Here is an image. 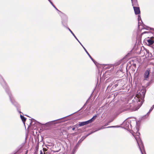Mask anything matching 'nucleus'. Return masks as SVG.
Here are the masks:
<instances>
[{"label":"nucleus","instance_id":"4be33fe9","mask_svg":"<svg viewBox=\"0 0 154 154\" xmlns=\"http://www.w3.org/2000/svg\"><path fill=\"white\" fill-rule=\"evenodd\" d=\"M78 41L79 42V43L80 44V45H81V46L83 48V46L82 45V44L80 42V41L78 40Z\"/></svg>","mask_w":154,"mask_h":154},{"label":"nucleus","instance_id":"412c9836","mask_svg":"<svg viewBox=\"0 0 154 154\" xmlns=\"http://www.w3.org/2000/svg\"><path fill=\"white\" fill-rule=\"evenodd\" d=\"M49 2L53 6V7H54V5L53 4V3L51 1H49Z\"/></svg>","mask_w":154,"mask_h":154},{"label":"nucleus","instance_id":"bb28decb","mask_svg":"<svg viewBox=\"0 0 154 154\" xmlns=\"http://www.w3.org/2000/svg\"><path fill=\"white\" fill-rule=\"evenodd\" d=\"M75 127L72 128V130L73 131L75 130Z\"/></svg>","mask_w":154,"mask_h":154},{"label":"nucleus","instance_id":"0eeeda50","mask_svg":"<svg viewBox=\"0 0 154 154\" xmlns=\"http://www.w3.org/2000/svg\"><path fill=\"white\" fill-rule=\"evenodd\" d=\"M62 24L67 29L68 19L67 16L65 14H63L62 16Z\"/></svg>","mask_w":154,"mask_h":154},{"label":"nucleus","instance_id":"f257e3e1","mask_svg":"<svg viewBox=\"0 0 154 154\" xmlns=\"http://www.w3.org/2000/svg\"><path fill=\"white\" fill-rule=\"evenodd\" d=\"M130 126V127H129V126H124V127H122V128H124L127 130L130 131V132L131 133H132V132H131V131H132V132H133L134 133H137V135L136 136H135L133 134L135 138V139L137 141V143L139 149L142 153V154H143L141 149V147L143 148V145L140 137L139 135L140 134L139 132L138 133V131H139V126H135V128L133 130L132 129L133 127H132V126Z\"/></svg>","mask_w":154,"mask_h":154},{"label":"nucleus","instance_id":"9b49d317","mask_svg":"<svg viewBox=\"0 0 154 154\" xmlns=\"http://www.w3.org/2000/svg\"><path fill=\"white\" fill-rule=\"evenodd\" d=\"M83 48L85 51V52L88 55V56L90 57V58H91V59L92 60L94 63L96 64V61L95 60L91 57V56L90 55V54H89V53H88V51H87L86 49L84 47H83Z\"/></svg>","mask_w":154,"mask_h":154},{"label":"nucleus","instance_id":"f704fd0d","mask_svg":"<svg viewBox=\"0 0 154 154\" xmlns=\"http://www.w3.org/2000/svg\"><path fill=\"white\" fill-rule=\"evenodd\" d=\"M25 128H26V125H25Z\"/></svg>","mask_w":154,"mask_h":154},{"label":"nucleus","instance_id":"c756f323","mask_svg":"<svg viewBox=\"0 0 154 154\" xmlns=\"http://www.w3.org/2000/svg\"><path fill=\"white\" fill-rule=\"evenodd\" d=\"M150 29H151V30H152H152H154V29H153V28H150Z\"/></svg>","mask_w":154,"mask_h":154},{"label":"nucleus","instance_id":"423d86ee","mask_svg":"<svg viewBox=\"0 0 154 154\" xmlns=\"http://www.w3.org/2000/svg\"><path fill=\"white\" fill-rule=\"evenodd\" d=\"M74 125H85V122H73L72 121L66 122L64 124H61L60 125H64L65 124Z\"/></svg>","mask_w":154,"mask_h":154},{"label":"nucleus","instance_id":"7c9ffc66","mask_svg":"<svg viewBox=\"0 0 154 154\" xmlns=\"http://www.w3.org/2000/svg\"><path fill=\"white\" fill-rule=\"evenodd\" d=\"M118 85H117V84H116V85H115V87H116Z\"/></svg>","mask_w":154,"mask_h":154},{"label":"nucleus","instance_id":"c85d7f7f","mask_svg":"<svg viewBox=\"0 0 154 154\" xmlns=\"http://www.w3.org/2000/svg\"><path fill=\"white\" fill-rule=\"evenodd\" d=\"M31 126H30V125H29L28 126V129H29V128Z\"/></svg>","mask_w":154,"mask_h":154},{"label":"nucleus","instance_id":"b1692460","mask_svg":"<svg viewBox=\"0 0 154 154\" xmlns=\"http://www.w3.org/2000/svg\"><path fill=\"white\" fill-rule=\"evenodd\" d=\"M78 41L79 42V43L80 44V45H81V46L83 48V46L82 45V44L80 42V41L78 40Z\"/></svg>","mask_w":154,"mask_h":154},{"label":"nucleus","instance_id":"473e14b6","mask_svg":"<svg viewBox=\"0 0 154 154\" xmlns=\"http://www.w3.org/2000/svg\"><path fill=\"white\" fill-rule=\"evenodd\" d=\"M146 33V32H143V33Z\"/></svg>","mask_w":154,"mask_h":154},{"label":"nucleus","instance_id":"cd10ccee","mask_svg":"<svg viewBox=\"0 0 154 154\" xmlns=\"http://www.w3.org/2000/svg\"><path fill=\"white\" fill-rule=\"evenodd\" d=\"M58 11V10L57 8L54 5V7Z\"/></svg>","mask_w":154,"mask_h":154},{"label":"nucleus","instance_id":"7ed1b4c3","mask_svg":"<svg viewBox=\"0 0 154 154\" xmlns=\"http://www.w3.org/2000/svg\"><path fill=\"white\" fill-rule=\"evenodd\" d=\"M143 119H141L137 121L135 120L126 119L120 125H133L136 124V125L140 124L141 120Z\"/></svg>","mask_w":154,"mask_h":154},{"label":"nucleus","instance_id":"f8f14e48","mask_svg":"<svg viewBox=\"0 0 154 154\" xmlns=\"http://www.w3.org/2000/svg\"><path fill=\"white\" fill-rule=\"evenodd\" d=\"M132 5L134 6H138V3L137 0H131Z\"/></svg>","mask_w":154,"mask_h":154},{"label":"nucleus","instance_id":"dca6fc26","mask_svg":"<svg viewBox=\"0 0 154 154\" xmlns=\"http://www.w3.org/2000/svg\"><path fill=\"white\" fill-rule=\"evenodd\" d=\"M91 120L90 119V120H88L87 121H85V125L91 123L92 122H91Z\"/></svg>","mask_w":154,"mask_h":154},{"label":"nucleus","instance_id":"5701e85b","mask_svg":"<svg viewBox=\"0 0 154 154\" xmlns=\"http://www.w3.org/2000/svg\"><path fill=\"white\" fill-rule=\"evenodd\" d=\"M78 41L79 42V43L80 44V45H81V46L83 48V46L82 45V44L80 42V41L78 40Z\"/></svg>","mask_w":154,"mask_h":154},{"label":"nucleus","instance_id":"20e7f679","mask_svg":"<svg viewBox=\"0 0 154 154\" xmlns=\"http://www.w3.org/2000/svg\"><path fill=\"white\" fill-rule=\"evenodd\" d=\"M120 127L122 128V127H120L119 126H111L107 127H102L100 128H99L98 130H96L95 131H94L93 132H92L90 133L87 134V135H86L85 136L82 137V138L78 142L77 144H80L88 135L91 134L93 133V132H95L97 131L98 130L104 129V128H118V127Z\"/></svg>","mask_w":154,"mask_h":154},{"label":"nucleus","instance_id":"a211bd4d","mask_svg":"<svg viewBox=\"0 0 154 154\" xmlns=\"http://www.w3.org/2000/svg\"><path fill=\"white\" fill-rule=\"evenodd\" d=\"M146 56H147V57H151V56H149V51L148 50H146Z\"/></svg>","mask_w":154,"mask_h":154},{"label":"nucleus","instance_id":"a878e982","mask_svg":"<svg viewBox=\"0 0 154 154\" xmlns=\"http://www.w3.org/2000/svg\"><path fill=\"white\" fill-rule=\"evenodd\" d=\"M40 154H43V153H42V150H40Z\"/></svg>","mask_w":154,"mask_h":154},{"label":"nucleus","instance_id":"f3484780","mask_svg":"<svg viewBox=\"0 0 154 154\" xmlns=\"http://www.w3.org/2000/svg\"><path fill=\"white\" fill-rule=\"evenodd\" d=\"M138 23H139L140 21V20L141 21V22H142V21L141 19V18L140 17V15H138Z\"/></svg>","mask_w":154,"mask_h":154},{"label":"nucleus","instance_id":"4468645a","mask_svg":"<svg viewBox=\"0 0 154 154\" xmlns=\"http://www.w3.org/2000/svg\"><path fill=\"white\" fill-rule=\"evenodd\" d=\"M67 29L69 30V31L72 34L74 37L78 41V39L77 38L76 36H75L74 33L72 32L71 30V29L67 27Z\"/></svg>","mask_w":154,"mask_h":154},{"label":"nucleus","instance_id":"c9c22d12","mask_svg":"<svg viewBox=\"0 0 154 154\" xmlns=\"http://www.w3.org/2000/svg\"><path fill=\"white\" fill-rule=\"evenodd\" d=\"M44 154H45V153Z\"/></svg>","mask_w":154,"mask_h":154},{"label":"nucleus","instance_id":"2f4dec72","mask_svg":"<svg viewBox=\"0 0 154 154\" xmlns=\"http://www.w3.org/2000/svg\"><path fill=\"white\" fill-rule=\"evenodd\" d=\"M113 119L112 120H111V121H109V122H112V120H113Z\"/></svg>","mask_w":154,"mask_h":154},{"label":"nucleus","instance_id":"aec40b11","mask_svg":"<svg viewBox=\"0 0 154 154\" xmlns=\"http://www.w3.org/2000/svg\"><path fill=\"white\" fill-rule=\"evenodd\" d=\"M154 108V105H153L152 107H151L150 109L149 110L150 111V112H151L152 110H153Z\"/></svg>","mask_w":154,"mask_h":154},{"label":"nucleus","instance_id":"1a4fd4ad","mask_svg":"<svg viewBox=\"0 0 154 154\" xmlns=\"http://www.w3.org/2000/svg\"><path fill=\"white\" fill-rule=\"evenodd\" d=\"M150 71V70L149 69L146 70L145 71L144 74V78L145 80H147V79L148 78Z\"/></svg>","mask_w":154,"mask_h":154},{"label":"nucleus","instance_id":"39448f33","mask_svg":"<svg viewBox=\"0 0 154 154\" xmlns=\"http://www.w3.org/2000/svg\"><path fill=\"white\" fill-rule=\"evenodd\" d=\"M146 93V91L144 89H141V91L138 93L136 96L138 98V101H140V98L142 100L144 99Z\"/></svg>","mask_w":154,"mask_h":154},{"label":"nucleus","instance_id":"f03ea898","mask_svg":"<svg viewBox=\"0 0 154 154\" xmlns=\"http://www.w3.org/2000/svg\"><path fill=\"white\" fill-rule=\"evenodd\" d=\"M72 114H73L68 115L64 117L63 118H61L60 119L50 121L46 123L45 124H42L36 121L34 119H31L29 120V121L30 123L29 125H54L63 122H66V120H64L66 119L67 117L69 116Z\"/></svg>","mask_w":154,"mask_h":154},{"label":"nucleus","instance_id":"393cba45","mask_svg":"<svg viewBox=\"0 0 154 154\" xmlns=\"http://www.w3.org/2000/svg\"><path fill=\"white\" fill-rule=\"evenodd\" d=\"M43 150L44 152L46 151H47V149H46V148H43Z\"/></svg>","mask_w":154,"mask_h":154},{"label":"nucleus","instance_id":"9d476101","mask_svg":"<svg viewBox=\"0 0 154 154\" xmlns=\"http://www.w3.org/2000/svg\"><path fill=\"white\" fill-rule=\"evenodd\" d=\"M133 8L135 14H138L140 13V11L139 7L134 6Z\"/></svg>","mask_w":154,"mask_h":154},{"label":"nucleus","instance_id":"6e6552de","mask_svg":"<svg viewBox=\"0 0 154 154\" xmlns=\"http://www.w3.org/2000/svg\"><path fill=\"white\" fill-rule=\"evenodd\" d=\"M149 39L147 40V42L149 45H151L153 44L154 42V40L153 39L154 38L153 37H152L150 38H148Z\"/></svg>","mask_w":154,"mask_h":154},{"label":"nucleus","instance_id":"ddd939ff","mask_svg":"<svg viewBox=\"0 0 154 154\" xmlns=\"http://www.w3.org/2000/svg\"><path fill=\"white\" fill-rule=\"evenodd\" d=\"M20 118L23 122L24 125H25V122L26 119L23 116L20 115Z\"/></svg>","mask_w":154,"mask_h":154},{"label":"nucleus","instance_id":"6ab92c4d","mask_svg":"<svg viewBox=\"0 0 154 154\" xmlns=\"http://www.w3.org/2000/svg\"><path fill=\"white\" fill-rule=\"evenodd\" d=\"M97 117V116H94L91 119H90V120H91V122H92Z\"/></svg>","mask_w":154,"mask_h":154},{"label":"nucleus","instance_id":"2eb2a0df","mask_svg":"<svg viewBox=\"0 0 154 154\" xmlns=\"http://www.w3.org/2000/svg\"><path fill=\"white\" fill-rule=\"evenodd\" d=\"M151 112H150V111L149 110V112H148L146 114V115H145L144 116H142V117H141V119H144L145 118H146V117H147L149 115V113H150Z\"/></svg>","mask_w":154,"mask_h":154},{"label":"nucleus","instance_id":"72a5a7b5","mask_svg":"<svg viewBox=\"0 0 154 154\" xmlns=\"http://www.w3.org/2000/svg\"><path fill=\"white\" fill-rule=\"evenodd\" d=\"M110 66L112 67V65H110Z\"/></svg>","mask_w":154,"mask_h":154}]
</instances>
